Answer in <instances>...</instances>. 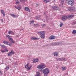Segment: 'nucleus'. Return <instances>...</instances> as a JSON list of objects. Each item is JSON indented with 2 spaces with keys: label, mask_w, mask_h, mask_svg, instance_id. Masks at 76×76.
<instances>
[{
  "label": "nucleus",
  "mask_w": 76,
  "mask_h": 76,
  "mask_svg": "<svg viewBox=\"0 0 76 76\" xmlns=\"http://www.w3.org/2000/svg\"><path fill=\"white\" fill-rule=\"evenodd\" d=\"M41 72H43L44 76H47L49 73V71L48 69L46 68L43 70H41Z\"/></svg>",
  "instance_id": "obj_1"
},
{
  "label": "nucleus",
  "mask_w": 76,
  "mask_h": 76,
  "mask_svg": "<svg viewBox=\"0 0 76 76\" xmlns=\"http://www.w3.org/2000/svg\"><path fill=\"white\" fill-rule=\"evenodd\" d=\"M38 34L39 35H40V37L41 38H42V39H44V37L45 36V33H44V32L42 31H39L38 32Z\"/></svg>",
  "instance_id": "obj_2"
},
{
  "label": "nucleus",
  "mask_w": 76,
  "mask_h": 76,
  "mask_svg": "<svg viewBox=\"0 0 76 76\" xmlns=\"http://www.w3.org/2000/svg\"><path fill=\"white\" fill-rule=\"evenodd\" d=\"M68 4L69 5H70L71 6H73L74 4V1H75L74 0H69V1L66 0Z\"/></svg>",
  "instance_id": "obj_3"
},
{
  "label": "nucleus",
  "mask_w": 76,
  "mask_h": 76,
  "mask_svg": "<svg viewBox=\"0 0 76 76\" xmlns=\"http://www.w3.org/2000/svg\"><path fill=\"white\" fill-rule=\"evenodd\" d=\"M29 62H28L27 64L26 65H25V68L26 69H27V70H30L31 69V67H32V65H30V66L29 67Z\"/></svg>",
  "instance_id": "obj_4"
},
{
  "label": "nucleus",
  "mask_w": 76,
  "mask_h": 76,
  "mask_svg": "<svg viewBox=\"0 0 76 76\" xmlns=\"http://www.w3.org/2000/svg\"><path fill=\"white\" fill-rule=\"evenodd\" d=\"M58 61H66V58H59L58 59H57Z\"/></svg>",
  "instance_id": "obj_5"
},
{
  "label": "nucleus",
  "mask_w": 76,
  "mask_h": 76,
  "mask_svg": "<svg viewBox=\"0 0 76 76\" xmlns=\"http://www.w3.org/2000/svg\"><path fill=\"white\" fill-rule=\"evenodd\" d=\"M15 54V53L13 51V50H11V52H10L9 53H8V56L9 57H10L11 56V55H12V54Z\"/></svg>",
  "instance_id": "obj_6"
},
{
  "label": "nucleus",
  "mask_w": 76,
  "mask_h": 76,
  "mask_svg": "<svg viewBox=\"0 0 76 76\" xmlns=\"http://www.w3.org/2000/svg\"><path fill=\"white\" fill-rule=\"evenodd\" d=\"M67 17L66 15L62 17V20L63 21L67 20Z\"/></svg>",
  "instance_id": "obj_7"
},
{
  "label": "nucleus",
  "mask_w": 76,
  "mask_h": 76,
  "mask_svg": "<svg viewBox=\"0 0 76 76\" xmlns=\"http://www.w3.org/2000/svg\"><path fill=\"white\" fill-rule=\"evenodd\" d=\"M73 17H74V15L71 14L68 16L67 18L69 19H71L72 18H73Z\"/></svg>",
  "instance_id": "obj_8"
},
{
  "label": "nucleus",
  "mask_w": 76,
  "mask_h": 76,
  "mask_svg": "<svg viewBox=\"0 0 76 76\" xmlns=\"http://www.w3.org/2000/svg\"><path fill=\"white\" fill-rule=\"evenodd\" d=\"M52 9L54 10H58V6H52Z\"/></svg>",
  "instance_id": "obj_9"
},
{
  "label": "nucleus",
  "mask_w": 76,
  "mask_h": 76,
  "mask_svg": "<svg viewBox=\"0 0 76 76\" xmlns=\"http://www.w3.org/2000/svg\"><path fill=\"white\" fill-rule=\"evenodd\" d=\"M9 41H10V42H11L12 43H13V44L15 43V42L13 40V39L12 38L9 39Z\"/></svg>",
  "instance_id": "obj_10"
},
{
  "label": "nucleus",
  "mask_w": 76,
  "mask_h": 76,
  "mask_svg": "<svg viewBox=\"0 0 76 76\" xmlns=\"http://www.w3.org/2000/svg\"><path fill=\"white\" fill-rule=\"evenodd\" d=\"M49 39H54L56 38V37L55 36H51L50 37Z\"/></svg>",
  "instance_id": "obj_11"
},
{
  "label": "nucleus",
  "mask_w": 76,
  "mask_h": 76,
  "mask_svg": "<svg viewBox=\"0 0 76 76\" xmlns=\"http://www.w3.org/2000/svg\"><path fill=\"white\" fill-rule=\"evenodd\" d=\"M24 9L26 11H28V12H31L29 8L28 7H25L24 8Z\"/></svg>",
  "instance_id": "obj_12"
},
{
  "label": "nucleus",
  "mask_w": 76,
  "mask_h": 76,
  "mask_svg": "<svg viewBox=\"0 0 76 76\" xmlns=\"http://www.w3.org/2000/svg\"><path fill=\"white\" fill-rule=\"evenodd\" d=\"M38 61H39V59L37 58L34 60H33V63H37V62H38Z\"/></svg>",
  "instance_id": "obj_13"
},
{
  "label": "nucleus",
  "mask_w": 76,
  "mask_h": 76,
  "mask_svg": "<svg viewBox=\"0 0 76 76\" xmlns=\"http://www.w3.org/2000/svg\"><path fill=\"white\" fill-rule=\"evenodd\" d=\"M73 10V7L68 8V10L70 12H72Z\"/></svg>",
  "instance_id": "obj_14"
},
{
  "label": "nucleus",
  "mask_w": 76,
  "mask_h": 76,
  "mask_svg": "<svg viewBox=\"0 0 76 76\" xmlns=\"http://www.w3.org/2000/svg\"><path fill=\"white\" fill-rule=\"evenodd\" d=\"M31 39H34V40H37L38 39H39V38H38L37 37H31Z\"/></svg>",
  "instance_id": "obj_15"
},
{
  "label": "nucleus",
  "mask_w": 76,
  "mask_h": 76,
  "mask_svg": "<svg viewBox=\"0 0 76 76\" xmlns=\"http://www.w3.org/2000/svg\"><path fill=\"white\" fill-rule=\"evenodd\" d=\"M66 67H65L64 66H62V71H64V70H66Z\"/></svg>",
  "instance_id": "obj_16"
},
{
  "label": "nucleus",
  "mask_w": 76,
  "mask_h": 76,
  "mask_svg": "<svg viewBox=\"0 0 76 76\" xmlns=\"http://www.w3.org/2000/svg\"><path fill=\"white\" fill-rule=\"evenodd\" d=\"M40 17H41V15H38L36 17V19H37V20H39V18H40Z\"/></svg>",
  "instance_id": "obj_17"
},
{
  "label": "nucleus",
  "mask_w": 76,
  "mask_h": 76,
  "mask_svg": "<svg viewBox=\"0 0 76 76\" xmlns=\"http://www.w3.org/2000/svg\"><path fill=\"white\" fill-rule=\"evenodd\" d=\"M42 66H41V65H39L37 67V68L38 69H42Z\"/></svg>",
  "instance_id": "obj_18"
},
{
  "label": "nucleus",
  "mask_w": 76,
  "mask_h": 76,
  "mask_svg": "<svg viewBox=\"0 0 76 76\" xmlns=\"http://www.w3.org/2000/svg\"><path fill=\"white\" fill-rule=\"evenodd\" d=\"M53 54L55 56L57 57L58 56V53L57 52H54L53 53Z\"/></svg>",
  "instance_id": "obj_19"
},
{
  "label": "nucleus",
  "mask_w": 76,
  "mask_h": 76,
  "mask_svg": "<svg viewBox=\"0 0 76 76\" xmlns=\"http://www.w3.org/2000/svg\"><path fill=\"white\" fill-rule=\"evenodd\" d=\"M72 34L74 35V34H76V30H74L73 31Z\"/></svg>",
  "instance_id": "obj_20"
},
{
  "label": "nucleus",
  "mask_w": 76,
  "mask_h": 76,
  "mask_svg": "<svg viewBox=\"0 0 76 76\" xmlns=\"http://www.w3.org/2000/svg\"><path fill=\"white\" fill-rule=\"evenodd\" d=\"M1 51L2 53H4V52H8V50L6 49V50H1Z\"/></svg>",
  "instance_id": "obj_21"
},
{
  "label": "nucleus",
  "mask_w": 76,
  "mask_h": 76,
  "mask_svg": "<svg viewBox=\"0 0 76 76\" xmlns=\"http://www.w3.org/2000/svg\"><path fill=\"white\" fill-rule=\"evenodd\" d=\"M37 75H35L34 76H39L40 75V73L39 72H37Z\"/></svg>",
  "instance_id": "obj_22"
},
{
  "label": "nucleus",
  "mask_w": 76,
  "mask_h": 76,
  "mask_svg": "<svg viewBox=\"0 0 76 76\" xmlns=\"http://www.w3.org/2000/svg\"><path fill=\"white\" fill-rule=\"evenodd\" d=\"M12 16V17H14L15 18H16V15L13 14H10Z\"/></svg>",
  "instance_id": "obj_23"
},
{
  "label": "nucleus",
  "mask_w": 76,
  "mask_h": 76,
  "mask_svg": "<svg viewBox=\"0 0 76 76\" xmlns=\"http://www.w3.org/2000/svg\"><path fill=\"white\" fill-rule=\"evenodd\" d=\"M15 7V8L17 9H18V10H20V9H21V8H20V7Z\"/></svg>",
  "instance_id": "obj_24"
},
{
  "label": "nucleus",
  "mask_w": 76,
  "mask_h": 76,
  "mask_svg": "<svg viewBox=\"0 0 76 76\" xmlns=\"http://www.w3.org/2000/svg\"><path fill=\"white\" fill-rule=\"evenodd\" d=\"M8 42H7L6 41H3V43H4V44H6V45H7Z\"/></svg>",
  "instance_id": "obj_25"
},
{
  "label": "nucleus",
  "mask_w": 76,
  "mask_h": 76,
  "mask_svg": "<svg viewBox=\"0 0 76 76\" xmlns=\"http://www.w3.org/2000/svg\"><path fill=\"white\" fill-rule=\"evenodd\" d=\"M1 47L2 48H7V47L6 46H5L4 45H1Z\"/></svg>",
  "instance_id": "obj_26"
},
{
  "label": "nucleus",
  "mask_w": 76,
  "mask_h": 76,
  "mask_svg": "<svg viewBox=\"0 0 76 76\" xmlns=\"http://www.w3.org/2000/svg\"><path fill=\"white\" fill-rule=\"evenodd\" d=\"M20 2H21V3H25V1H26V0H19Z\"/></svg>",
  "instance_id": "obj_27"
},
{
  "label": "nucleus",
  "mask_w": 76,
  "mask_h": 76,
  "mask_svg": "<svg viewBox=\"0 0 76 76\" xmlns=\"http://www.w3.org/2000/svg\"><path fill=\"white\" fill-rule=\"evenodd\" d=\"M64 1L63 0H62L61 1V6H62V5H63V3H64Z\"/></svg>",
  "instance_id": "obj_28"
},
{
  "label": "nucleus",
  "mask_w": 76,
  "mask_h": 76,
  "mask_svg": "<svg viewBox=\"0 0 76 76\" xmlns=\"http://www.w3.org/2000/svg\"><path fill=\"white\" fill-rule=\"evenodd\" d=\"M42 67V69H44V68H45V65L44 64H43L42 65H41Z\"/></svg>",
  "instance_id": "obj_29"
},
{
  "label": "nucleus",
  "mask_w": 76,
  "mask_h": 76,
  "mask_svg": "<svg viewBox=\"0 0 76 76\" xmlns=\"http://www.w3.org/2000/svg\"><path fill=\"white\" fill-rule=\"evenodd\" d=\"M8 33L9 34H13V32L12 31H10L8 32Z\"/></svg>",
  "instance_id": "obj_30"
},
{
  "label": "nucleus",
  "mask_w": 76,
  "mask_h": 76,
  "mask_svg": "<svg viewBox=\"0 0 76 76\" xmlns=\"http://www.w3.org/2000/svg\"><path fill=\"white\" fill-rule=\"evenodd\" d=\"M47 0H44V1L45 2V3H48V2H50V0H49L48 1H47Z\"/></svg>",
  "instance_id": "obj_31"
},
{
  "label": "nucleus",
  "mask_w": 76,
  "mask_h": 76,
  "mask_svg": "<svg viewBox=\"0 0 76 76\" xmlns=\"http://www.w3.org/2000/svg\"><path fill=\"white\" fill-rule=\"evenodd\" d=\"M7 45H9V46H12V44L10 43H9V42H8Z\"/></svg>",
  "instance_id": "obj_32"
},
{
  "label": "nucleus",
  "mask_w": 76,
  "mask_h": 76,
  "mask_svg": "<svg viewBox=\"0 0 76 76\" xmlns=\"http://www.w3.org/2000/svg\"><path fill=\"white\" fill-rule=\"evenodd\" d=\"M41 26L42 27H44L45 26V24H41Z\"/></svg>",
  "instance_id": "obj_33"
},
{
  "label": "nucleus",
  "mask_w": 76,
  "mask_h": 76,
  "mask_svg": "<svg viewBox=\"0 0 76 76\" xmlns=\"http://www.w3.org/2000/svg\"><path fill=\"white\" fill-rule=\"evenodd\" d=\"M6 37H8V38L9 39H10V37H11V36H9V35H7L6 36Z\"/></svg>",
  "instance_id": "obj_34"
},
{
  "label": "nucleus",
  "mask_w": 76,
  "mask_h": 76,
  "mask_svg": "<svg viewBox=\"0 0 76 76\" xmlns=\"http://www.w3.org/2000/svg\"><path fill=\"white\" fill-rule=\"evenodd\" d=\"M51 46H53V45H55V43H51Z\"/></svg>",
  "instance_id": "obj_35"
},
{
  "label": "nucleus",
  "mask_w": 76,
  "mask_h": 76,
  "mask_svg": "<svg viewBox=\"0 0 76 76\" xmlns=\"http://www.w3.org/2000/svg\"><path fill=\"white\" fill-rule=\"evenodd\" d=\"M0 12H1L2 13H4V10H1Z\"/></svg>",
  "instance_id": "obj_36"
},
{
  "label": "nucleus",
  "mask_w": 76,
  "mask_h": 76,
  "mask_svg": "<svg viewBox=\"0 0 76 76\" xmlns=\"http://www.w3.org/2000/svg\"><path fill=\"white\" fill-rule=\"evenodd\" d=\"M63 26V23H61L60 24V27H61V26Z\"/></svg>",
  "instance_id": "obj_37"
},
{
  "label": "nucleus",
  "mask_w": 76,
  "mask_h": 76,
  "mask_svg": "<svg viewBox=\"0 0 76 76\" xmlns=\"http://www.w3.org/2000/svg\"><path fill=\"white\" fill-rule=\"evenodd\" d=\"M19 1H16V4H19Z\"/></svg>",
  "instance_id": "obj_38"
},
{
  "label": "nucleus",
  "mask_w": 76,
  "mask_h": 76,
  "mask_svg": "<svg viewBox=\"0 0 76 76\" xmlns=\"http://www.w3.org/2000/svg\"><path fill=\"white\" fill-rule=\"evenodd\" d=\"M61 42H58L57 43V45H60V44H61Z\"/></svg>",
  "instance_id": "obj_39"
},
{
  "label": "nucleus",
  "mask_w": 76,
  "mask_h": 76,
  "mask_svg": "<svg viewBox=\"0 0 76 76\" xmlns=\"http://www.w3.org/2000/svg\"><path fill=\"white\" fill-rule=\"evenodd\" d=\"M31 23H34V21H31V23L30 24H31Z\"/></svg>",
  "instance_id": "obj_40"
},
{
  "label": "nucleus",
  "mask_w": 76,
  "mask_h": 76,
  "mask_svg": "<svg viewBox=\"0 0 76 76\" xmlns=\"http://www.w3.org/2000/svg\"><path fill=\"white\" fill-rule=\"evenodd\" d=\"M35 26H36L37 27V26H38V25L37 24H34V25Z\"/></svg>",
  "instance_id": "obj_41"
},
{
  "label": "nucleus",
  "mask_w": 76,
  "mask_h": 76,
  "mask_svg": "<svg viewBox=\"0 0 76 76\" xmlns=\"http://www.w3.org/2000/svg\"><path fill=\"white\" fill-rule=\"evenodd\" d=\"M2 14H3V16H4V17H5V16H6V15L4 14V12L3 13H2Z\"/></svg>",
  "instance_id": "obj_42"
},
{
  "label": "nucleus",
  "mask_w": 76,
  "mask_h": 76,
  "mask_svg": "<svg viewBox=\"0 0 76 76\" xmlns=\"http://www.w3.org/2000/svg\"><path fill=\"white\" fill-rule=\"evenodd\" d=\"M15 65H18V62H15Z\"/></svg>",
  "instance_id": "obj_43"
},
{
  "label": "nucleus",
  "mask_w": 76,
  "mask_h": 76,
  "mask_svg": "<svg viewBox=\"0 0 76 76\" xmlns=\"http://www.w3.org/2000/svg\"><path fill=\"white\" fill-rule=\"evenodd\" d=\"M9 66H7L6 67V69H7V70H9Z\"/></svg>",
  "instance_id": "obj_44"
},
{
  "label": "nucleus",
  "mask_w": 76,
  "mask_h": 76,
  "mask_svg": "<svg viewBox=\"0 0 76 76\" xmlns=\"http://www.w3.org/2000/svg\"><path fill=\"white\" fill-rule=\"evenodd\" d=\"M0 75H3V73L1 72L0 71Z\"/></svg>",
  "instance_id": "obj_45"
},
{
  "label": "nucleus",
  "mask_w": 76,
  "mask_h": 76,
  "mask_svg": "<svg viewBox=\"0 0 76 76\" xmlns=\"http://www.w3.org/2000/svg\"><path fill=\"white\" fill-rule=\"evenodd\" d=\"M39 5V4H37L36 5V7H38V5Z\"/></svg>",
  "instance_id": "obj_46"
},
{
  "label": "nucleus",
  "mask_w": 76,
  "mask_h": 76,
  "mask_svg": "<svg viewBox=\"0 0 76 76\" xmlns=\"http://www.w3.org/2000/svg\"><path fill=\"white\" fill-rule=\"evenodd\" d=\"M24 29V28H21V29H20V31H22V30H23Z\"/></svg>",
  "instance_id": "obj_47"
},
{
  "label": "nucleus",
  "mask_w": 76,
  "mask_h": 76,
  "mask_svg": "<svg viewBox=\"0 0 76 76\" xmlns=\"http://www.w3.org/2000/svg\"><path fill=\"white\" fill-rule=\"evenodd\" d=\"M1 21H2V22H3V19H1Z\"/></svg>",
  "instance_id": "obj_48"
},
{
  "label": "nucleus",
  "mask_w": 76,
  "mask_h": 76,
  "mask_svg": "<svg viewBox=\"0 0 76 76\" xmlns=\"http://www.w3.org/2000/svg\"><path fill=\"white\" fill-rule=\"evenodd\" d=\"M16 37H19V35H17Z\"/></svg>",
  "instance_id": "obj_49"
},
{
  "label": "nucleus",
  "mask_w": 76,
  "mask_h": 76,
  "mask_svg": "<svg viewBox=\"0 0 76 76\" xmlns=\"http://www.w3.org/2000/svg\"><path fill=\"white\" fill-rule=\"evenodd\" d=\"M45 13H44V15H45Z\"/></svg>",
  "instance_id": "obj_50"
},
{
  "label": "nucleus",
  "mask_w": 76,
  "mask_h": 76,
  "mask_svg": "<svg viewBox=\"0 0 76 76\" xmlns=\"http://www.w3.org/2000/svg\"><path fill=\"white\" fill-rule=\"evenodd\" d=\"M17 16V17H18V16Z\"/></svg>",
  "instance_id": "obj_51"
},
{
  "label": "nucleus",
  "mask_w": 76,
  "mask_h": 76,
  "mask_svg": "<svg viewBox=\"0 0 76 76\" xmlns=\"http://www.w3.org/2000/svg\"><path fill=\"white\" fill-rule=\"evenodd\" d=\"M54 1H55V0H54Z\"/></svg>",
  "instance_id": "obj_52"
},
{
  "label": "nucleus",
  "mask_w": 76,
  "mask_h": 76,
  "mask_svg": "<svg viewBox=\"0 0 76 76\" xmlns=\"http://www.w3.org/2000/svg\"><path fill=\"white\" fill-rule=\"evenodd\" d=\"M54 2V1H53Z\"/></svg>",
  "instance_id": "obj_53"
}]
</instances>
